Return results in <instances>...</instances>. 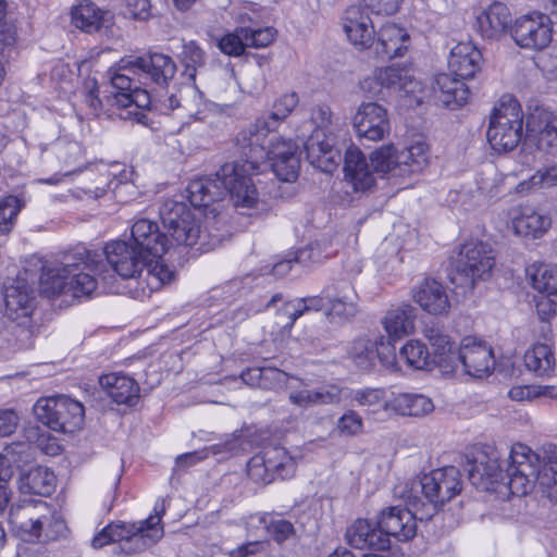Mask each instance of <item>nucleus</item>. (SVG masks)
I'll return each mask as SVG.
<instances>
[{
    "label": "nucleus",
    "instance_id": "09e8293b",
    "mask_svg": "<svg viewBox=\"0 0 557 557\" xmlns=\"http://www.w3.org/2000/svg\"><path fill=\"white\" fill-rule=\"evenodd\" d=\"M399 150L393 145H383L370 154L371 164L376 173L399 176Z\"/></svg>",
    "mask_w": 557,
    "mask_h": 557
},
{
    "label": "nucleus",
    "instance_id": "9b49d317",
    "mask_svg": "<svg viewBox=\"0 0 557 557\" xmlns=\"http://www.w3.org/2000/svg\"><path fill=\"white\" fill-rule=\"evenodd\" d=\"M33 411L38 421L54 432L74 433L84 423L83 404L65 395L39 398Z\"/></svg>",
    "mask_w": 557,
    "mask_h": 557
},
{
    "label": "nucleus",
    "instance_id": "39448f33",
    "mask_svg": "<svg viewBox=\"0 0 557 557\" xmlns=\"http://www.w3.org/2000/svg\"><path fill=\"white\" fill-rule=\"evenodd\" d=\"M507 468L508 488L512 495L524 496L535 483L550 502L557 503V458L549 459L541 468V460L530 447L517 443L509 451Z\"/></svg>",
    "mask_w": 557,
    "mask_h": 557
},
{
    "label": "nucleus",
    "instance_id": "c85d7f7f",
    "mask_svg": "<svg viewBox=\"0 0 557 557\" xmlns=\"http://www.w3.org/2000/svg\"><path fill=\"white\" fill-rule=\"evenodd\" d=\"M346 539L349 545L357 549H387L391 546V540L381 532L377 521L372 523L367 519L356 520L347 529Z\"/></svg>",
    "mask_w": 557,
    "mask_h": 557
},
{
    "label": "nucleus",
    "instance_id": "423d86ee",
    "mask_svg": "<svg viewBox=\"0 0 557 557\" xmlns=\"http://www.w3.org/2000/svg\"><path fill=\"white\" fill-rule=\"evenodd\" d=\"M10 523L22 534L30 539L57 540L66 531L63 517L47 502L22 500L12 505L9 512Z\"/></svg>",
    "mask_w": 557,
    "mask_h": 557
},
{
    "label": "nucleus",
    "instance_id": "aec40b11",
    "mask_svg": "<svg viewBox=\"0 0 557 557\" xmlns=\"http://www.w3.org/2000/svg\"><path fill=\"white\" fill-rule=\"evenodd\" d=\"M457 362L463 366L467 374L483 377L494 370L495 357L492 347L485 342L468 336L460 343L453 368Z\"/></svg>",
    "mask_w": 557,
    "mask_h": 557
},
{
    "label": "nucleus",
    "instance_id": "473e14b6",
    "mask_svg": "<svg viewBox=\"0 0 557 557\" xmlns=\"http://www.w3.org/2000/svg\"><path fill=\"white\" fill-rule=\"evenodd\" d=\"M165 104L170 110L182 109L185 115L194 121L205 120V111L209 103L203 100L202 92L195 86L188 84L182 87L177 94H172Z\"/></svg>",
    "mask_w": 557,
    "mask_h": 557
},
{
    "label": "nucleus",
    "instance_id": "c03bdc74",
    "mask_svg": "<svg viewBox=\"0 0 557 557\" xmlns=\"http://www.w3.org/2000/svg\"><path fill=\"white\" fill-rule=\"evenodd\" d=\"M260 454L275 479L281 478L284 480L294 475L296 462L284 447H267Z\"/></svg>",
    "mask_w": 557,
    "mask_h": 557
},
{
    "label": "nucleus",
    "instance_id": "37998d69",
    "mask_svg": "<svg viewBox=\"0 0 557 557\" xmlns=\"http://www.w3.org/2000/svg\"><path fill=\"white\" fill-rule=\"evenodd\" d=\"M555 356L546 343L535 344L524 354L525 367L539 376L550 375L555 369Z\"/></svg>",
    "mask_w": 557,
    "mask_h": 557
},
{
    "label": "nucleus",
    "instance_id": "f3484780",
    "mask_svg": "<svg viewBox=\"0 0 557 557\" xmlns=\"http://www.w3.org/2000/svg\"><path fill=\"white\" fill-rule=\"evenodd\" d=\"M349 356L354 363L362 370L371 369L375 364L376 359L387 370H400L395 348L384 344V336H376L374 339L368 337L355 339L351 344Z\"/></svg>",
    "mask_w": 557,
    "mask_h": 557
},
{
    "label": "nucleus",
    "instance_id": "3c124183",
    "mask_svg": "<svg viewBox=\"0 0 557 557\" xmlns=\"http://www.w3.org/2000/svg\"><path fill=\"white\" fill-rule=\"evenodd\" d=\"M193 214L194 212L184 201L175 199L164 200L159 208L160 220L165 230L177 225L183 219L185 220Z\"/></svg>",
    "mask_w": 557,
    "mask_h": 557
},
{
    "label": "nucleus",
    "instance_id": "a18cd8bd",
    "mask_svg": "<svg viewBox=\"0 0 557 557\" xmlns=\"http://www.w3.org/2000/svg\"><path fill=\"white\" fill-rule=\"evenodd\" d=\"M398 359L404 360L408 367L414 370L430 369L436 363L425 344L418 339L408 341L400 348Z\"/></svg>",
    "mask_w": 557,
    "mask_h": 557
},
{
    "label": "nucleus",
    "instance_id": "ddd939ff",
    "mask_svg": "<svg viewBox=\"0 0 557 557\" xmlns=\"http://www.w3.org/2000/svg\"><path fill=\"white\" fill-rule=\"evenodd\" d=\"M493 267L494 255L487 244L468 243L460 249L451 283L472 289L476 281H485L491 276Z\"/></svg>",
    "mask_w": 557,
    "mask_h": 557
},
{
    "label": "nucleus",
    "instance_id": "338daca9",
    "mask_svg": "<svg viewBox=\"0 0 557 557\" xmlns=\"http://www.w3.org/2000/svg\"><path fill=\"white\" fill-rule=\"evenodd\" d=\"M533 187L548 188L557 185V164L537 170L530 178Z\"/></svg>",
    "mask_w": 557,
    "mask_h": 557
},
{
    "label": "nucleus",
    "instance_id": "f704fd0d",
    "mask_svg": "<svg viewBox=\"0 0 557 557\" xmlns=\"http://www.w3.org/2000/svg\"><path fill=\"white\" fill-rule=\"evenodd\" d=\"M414 320L416 309L410 305H403L387 311L382 320L383 327L388 337L386 345L394 347V342L413 333Z\"/></svg>",
    "mask_w": 557,
    "mask_h": 557
},
{
    "label": "nucleus",
    "instance_id": "f03ea898",
    "mask_svg": "<svg viewBox=\"0 0 557 557\" xmlns=\"http://www.w3.org/2000/svg\"><path fill=\"white\" fill-rule=\"evenodd\" d=\"M101 256L77 245L63 252L59 260L45 263L39 277L40 294L47 298L90 296L98 286L90 264H98Z\"/></svg>",
    "mask_w": 557,
    "mask_h": 557
},
{
    "label": "nucleus",
    "instance_id": "680f3d73",
    "mask_svg": "<svg viewBox=\"0 0 557 557\" xmlns=\"http://www.w3.org/2000/svg\"><path fill=\"white\" fill-rule=\"evenodd\" d=\"M330 302V313L344 320H349L357 315L358 298L341 297L327 299Z\"/></svg>",
    "mask_w": 557,
    "mask_h": 557
},
{
    "label": "nucleus",
    "instance_id": "de8ad7c7",
    "mask_svg": "<svg viewBox=\"0 0 557 557\" xmlns=\"http://www.w3.org/2000/svg\"><path fill=\"white\" fill-rule=\"evenodd\" d=\"M34 300V292L23 282H16L5 288L4 302L10 311L22 310V314L27 315L33 308Z\"/></svg>",
    "mask_w": 557,
    "mask_h": 557
},
{
    "label": "nucleus",
    "instance_id": "69168bd1",
    "mask_svg": "<svg viewBox=\"0 0 557 557\" xmlns=\"http://www.w3.org/2000/svg\"><path fill=\"white\" fill-rule=\"evenodd\" d=\"M16 44L15 25L5 20L0 22V55H10Z\"/></svg>",
    "mask_w": 557,
    "mask_h": 557
},
{
    "label": "nucleus",
    "instance_id": "a19ab883",
    "mask_svg": "<svg viewBox=\"0 0 557 557\" xmlns=\"http://www.w3.org/2000/svg\"><path fill=\"white\" fill-rule=\"evenodd\" d=\"M399 176H410L421 173L429 163V147L425 143L417 141L399 151Z\"/></svg>",
    "mask_w": 557,
    "mask_h": 557
},
{
    "label": "nucleus",
    "instance_id": "79ce46f5",
    "mask_svg": "<svg viewBox=\"0 0 557 557\" xmlns=\"http://www.w3.org/2000/svg\"><path fill=\"white\" fill-rule=\"evenodd\" d=\"M423 334L434 349L433 359L436 360V363L442 364L446 362L454 367L457 351L453 349V343L442 327L436 324L426 325Z\"/></svg>",
    "mask_w": 557,
    "mask_h": 557
},
{
    "label": "nucleus",
    "instance_id": "c9c22d12",
    "mask_svg": "<svg viewBox=\"0 0 557 557\" xmlns=\"http://www.w3.org/2000/svg\"><path fill=\"white\" fill-rule=\"evenodd\" d=\"M17 487L22 494L49 496L55 488V475L47 467H32L20 473Z\"/></svg>",
    "mask_w": 557,
    "mask_h": 557
},
{
    "label": "nucleus",
    "instance_id": "2f4dec72",
    "mask_svg": "<svg viewBox=\"0 0 557 557\" xmlns=\"http://www.w3.org/2000/svg\"><path fill=\"white\" fill-rule=\"evenodd\" d=\"M102 389L119 405L135 406L139 399L136 381L120 373H109L99 377Z\"/></svg>",
    "mask_w": 557,
    "mask_h": 557
},
{
    "label": "nucleus",
    "instance_id": "20e7f679",
    "mask_svg": "<svg viewBox=\"0 0 557 557\" xmlns=\"http://www.w3.org/2000/svg\"><path fill=\"white\" fill-rule=\"evenodd\" d=\"M186 191L195 208L208 209L211 205L230 195L235 207L252 208L258 200V191L251 177L239 170V162H226L212 176L189 182Z\"/></svg>",
    "mask_w": 557,
    "mask_h": 557
},
{
    "label": "nucleus",
    "instance_id": "c756f323",
    "mask_svg": "<svg viewBox=\"0 0 557 557\" xmlns=\"http://www.w3.org/2000/svg\"><path fill=\"white\" fill-rule=\"evenodd\" d=\"M410 46L408 32L396 24L387 23L377 33L375 53L382 59L403 57Z\"/></svg>",
    "mask_w": 557,
    "mask_h": 557
},
{
    "label": "nucleus",
    "instance_id": "f8f14e48",
    "mask_svg": "<svg viewBox=\"0 0 557 557\" xmlns=\"http://www.w3.org/2000/svg\"><path fill=\"white\" fill-rule=\"evenodd\" d=\"M298 102L299 97L295 91L281 96L269 115L258 117L255 123L237 134L236 146L250 147V151L258 158L264 156L265 138L275 135L276 126L292 113Z\"/></svg>",
    "mask_w": 557,
    "mask_h": 557
},
{
    "label": "nucleus",
    "instance_id": "9d476101",
    "mask_svg": "<svg viewBox=\"0 0 557 557\" xmlns=\"http://www.w3.org/2000/svg\"><path fill=\"white\" fill-rule=\"evenodd\" d=\"M361 89L370 97L381 100L400 99L422 91V84L414 78L412 70L407 66H386L375 69L360 83Z\"/></svg>",
    "mask_w": 557,
    "mask_h": 557
},
{
    "label": "nucleus",
    "instance_id": "b1692460",
    "mask_svg": "<svg viewBox=\"0 0 557 557\" xmlns=\"http://www.w3.org/2000/svg\"><path fill=\"white\" fill-rule=\"evenodd\" d=\"M344 173L345 181L354 191L366 193L375 185V177L369 169L364 154L355 146H350L345 152Z\"/></svg>",
    "mask_w": 557,
    "mask_h": 557
},
{
    "label": "nucleus",
    "instance_id": "72a5a7b5",
    "mask_svg": "<svg viewBox=\"0 0 557 557\" xmlns=\"http://www.w3.org/2000/svg\"><path fill=\"white\" fill-rule=\"evenodd\" d=\"M511 24V14L503 2H493L476 17L480 34L488 39L499 38Z\"/></svg>",
    "mask_w": 557,
    "mask_h": 557
},
{
    "label": "nucleus",
    "instance_id": "412c9836",
    "mask_svg": "<svg viewBox=\"0 0 557 557\" xmlns=\"http://www.w3.org/2000/svg\"><path fill=\"white\" fill-rule=\"evenodd\" d=\"M129 240L153 263H164L162 257L170 247V239L160 232L157 222L148 219L135 221Z\"/></svg>",
    "mask_w": 557,
    "mask_h": 557
},
{
    "label": "nucleus",
    "instance_id": "8fccbe9b",
    "mask_svg": "<svg viewBox=\"0 0 557 557\" xmlns=\"http://www.w3.org/2000/svg\"><path fill=\"white\" fill-rule=\"evenodd\" d=\"M324 308V298L321 296H310L292 301H285L280 309V313L287 317L284 326H292L295 321L307 311H319Z\"/></svg>",
    "mask_w": 557,
    "mask_h": 557
},
{
    "label": "nucleus",
    "instance_id": "6ab92c4d",
    "mask_svg": "<svg viewBox=\"0 0 557 557\" xmlns=\"http://www.w3.org/2000/svg\"><path fill=\"white\" fill-rule=\"evenodd\" d=\"M307 159L322 172L332 173L342 161L338 134L312 131L305 141Z\"/></svg>",
    "mask_w": 557,
    "mask_h": 557
},
{
    "label": "nucleus",
    "instance_id": "0eeeda50",
    "mask_svg": "<svg viewBox=\"0 0 557 557\" xmlns=\"http://www.w3.org/2000/svg\"><path fill=\"white\" fill-rule=\"evenodd\" d=\"M275 135L265 138L264 156L256 157L250 147H238L242 153L239 170L246 177L258 173L260 165L271 161L275 176L282 182H294L299 173L300 160L297 156V145L293 140L274 141Z\"/></svg>",
    "mask_w": 557,
    "mask_h": 557
},
{
    "label": "nucleus",
    "instance_id": "7c9ffc66",
    "mask_svg": "<svg viewBox=\"0 0 557 557\" xmlns=\"http://www.w3.org/2000/svg\"><path fill=\"white\" fill-rule=\"evenodd\" d=\"M527 129L536 135L541 150L557 147V115L553 112L536 108L527 120Z\"/></svg>",
    "mask_w": 557,
    "mask_h": 557
},
{
    "label": "nucleus",
    "instance_id": "052dcab7",
    "mask_svg": "<svg viewBox=\"0 0 557 557\" xmlns=\"http://www.w3.org/2000/svg\"><path fill=\"white\" fill-rule=\"evenodd\" d=\"M336 430L342 435L357 436L363 431V420L355 410H347L336 422Z\"/></svg>",
    "mask_w": 557,
    "mask_h": 557
},
{
    "label": "nucleus",
    "instance_id": "1a4fd4ad",
    "mask_svg": "<svg viewBox=\"0 0 557 557\" xmlns=\"http://www.w3.org/2000/svg\"><path fill=\"white\" fill-rule=\"evenodd\" d=\"M523 135V112L519 101L504 96L493 109L486 138L496 152L513 150Z\"/></svg>",
    "mask_w": 557,
    "mask_h": 557
},
{
    "label": "nucleus",
    "instance_id": "4be33fe9",
    "mask_svg": "<svg viewBox=\"0 0 557 557\" xmlns=\"http://www.w3.org/2000/svg\"><path fill=\"white\" fill-rule=\"evenodd\" d=\"M421 508L412 509L403 506L384 508L379 518L377 527L387 539L394 537L398 542H408L417 534L418 512Z\"/></svg>",
    "mask_w": 557,
    "mask_h": 557
},
{
    "label": "nucleus",
    "instance_id": "603ef678",
    "mask_svg": "<svg viewBox=\"0 0 557 557\" xmlns=\"http://www.w3.org/2000/svg\"><path fill=\"white\" fill-rule=\"evenodd\" d=\"M310 121L314 126L313 131L338 134L339 122L334 117L331 108L326 104H317L310 111Z\"/></svg>",
    "mask_w": 557,
    "mask_h": 557
},
{
    "label": "nucleus",
    "instance_id": "a878e982",
    "mask_svg": "<svg viewBox=\"0 0 557 557\" xmlns=\"http://www.w3.org/2000/svg\"><path fill=\"white\" fill-rule=\"evenodd\" d=\"M413 300L428 313L447 314L450 300L445 286L433 278H424L413 290Z\"/></svg>",
    "mask_w": 557,
    "mask_h": 557
},
{
    "label": "nucleus",
    "instance_id": "7ed1b4c3",
    "mask_svg": "<svg viewBox=\"0 0 557 557\" xmlns=\"http://www.w3.org/2000/svg\"><path fill=\"white\" fill-rule=\"evenodd\" d=\"M101 253L98 264H90L92 274L103 283H108L113 273L120 277L141 280L143 271L146 270L144 278L145 286L139 282L143 292L160 289L164 284L170 283L174 277V271L165 263H153L146 257L131 240H112L102 250H91Z\"/></svg>",
    "mask_w": 557,
    "mask_h": 557
},
{
    "label": "nucleus",
    "instance_id": "774afa93",
    "mask_svg": "<svg viewBox=\"0 0 557 557\" xmlns=\"http://www.w3.org/2000/svg\"><path fill=\"white\" fill-rule=\"evenodd\" d=\"M261 370L260 388L262 389H274L286 381V373L280 369L262 367Z\"/></svg>",
    "mask_w": 557,
    "mask_h": 557
},
{
    "label": "nucleus",
    "instance_id": "a211bd4d",
    "mask_svg": "<svg viewBox=\"0 0 557 557\" xmlns=\"http://www.w3.org/2000/svg\"><path fill=\"white\" fill-rule=\"evenodd\" d=\"M352 125L360 139L383 140L391 133L387 110L376 102H362L352 117Z\"/></svg>",
    "mask_w": 557,
    "mask_h": 557
},
{
    "label": "nucleus",
    "instance_id": "e2e57ef3",
    "mask_svg": "<svg viewBox=\"0 0 557 557\" xmlns=\"http://www.w3.org/2000/svg\"><path fill=\"white\" fill-rule=\"evenodd\" d=\"M347 388L329 383L318 387V405H339L347 398Z\"/></svg>",
    "mask_w": 557,
    "mask_h": 557
},
{
    "label": "nucleus",
    "instance_id": "864d4df0",
    "mask_svg": "<svg viewBox=\"0 0 557 557\" xmlns=\"http://www.w3.org/2000/svg\"><path fill=\"white\" fill-rule=\"evenodd\" d=\"M260 521L276 543L281 544L295 535L293 523L281 517L265 513Z\"/></svg>",
    "mask_w": 557,
    "mask_h": 557
},
{
    "label": "nucleus",
    "instance_id": "ea45409f",
    "mask_svg": "<svg viewBox=\"0 0 557 557\" xmlns=\"http://www.w3.org/2000/svg\"><path fill=\"white\" fill-rule=\"evenodd\" d=\"M52 150L62 165L63 176L79 172L84 163L82 145L67 137H59L52 145Z\"/></svg>",
    "mask_w": 557,
    "mask_h": 557
},
{
    "label": "nucleus",
    "instance_id": "58836bf2",
    "mask_svg": "<svg viewBox=\"0 0 557 557\" xmlns=\"http://www.w3.org/2000/svg\"><path fill=\"white\" fill-rule=\"evenodd\" d=\"M386 408L401 416L422 417L434 410V404L425 395L403 393L389 400Z\"/></svg>",
    "mask_w": 557,
    "mask_h": 557
},
{
    "label": "nucleus",
    "instance_id": "5701e85b",
    "mask_svg": "<svg viewBox=\"0 0 557 557\" xmlns=\"http://www.w3.org/2000/svg\"><path fill=\"white\" fill-rule=\"evenodd\" d=\"M343 29L349 41L359 49L369 48L374 38V26L359 5H350L342 17Z\"/></svg>",
    "mask_w": 557,
    "mask_h": 557
},
{
    "label": "nucleus",
    "instance_id": "cd10ccee",
    "mask_svg": "<svg viewBox=\"0 0 557 557\" xmlns=\"http://www.w3.org/2000/svg\"><path fill=\"white\" fill-rule=\"evenodd\" d=\"M465 81L457 76L453 77L447 73L436 75L432 83L434 98L449 109L461 107L467 102L470 95Z\"/></svg>",
    "mask_w": 557,
    "mask_h": 557
},
{
    "label": "nucleus",
    "instance_id": "49530a36",
    "mask_svg": "<svg viewBox=\"0 0 557 557\" xmlns=\"http://www.w3.org/2000/svg\"><path fill=\"white\" fill-rule=\"evenodd\" d=\"M531 285L540 293H557V269L546 263H533L525 270Z\"/></svg>",
    "mask_w": 557,
    "mask_h": 557
},
{
    "label": "nucleus",
    "instance_id": "0e129e2a",
    "mask_svg": "<svg viewBox=\"0 0 557 557\" xmlns=\"http://www.w3.org/2000/svg\"><path fill=\"white\" fill-rule=\"evenodd\" d=\"M121 532V522L110 523L92 537L91 546L99 549L110 543H119Z\"/></svg>",
    "mask_w": 557,
    "mask_h": 557
},
{
    "label": "nucleus",
    "instance_id": "e433bc0d",
    "mask_svg": "<svg viewBox=\"0 0 557 557\" xmlns=\"http://www.w3.org/2000/svg\"><path fill=\"white\" fill-rule=\"evenodd\" d=\"M550 226V219L530 206L516 209L512 227L517 235L523 237H541Z\"/></svg>",
    "mask_w": 557,
    "mask_h": 557
},
{
    "label": "nucleus",
    "instance_id": "13d9d810",
    "mask_svg": "<svg viewBox=\"0 0 557 557\" xmlns=\"http://www.w3.org/2000/svg\"><path fill=\"white\" fill-rule=\"evenodd\" d=\"M218 47L224 54L231 57L243 55L247 45L243 33H239V26H237L233 33L224 35L218 41Z\"/></svg>",
    "mask_w": 557,
    "mask_h": 557
},
{
    "label": "nucleus",
    "instance_id": "dca6fc26",
    "mask_svg": "<svg viewBox=\"0 0 557 557\" xmlns=\"http://www.w3.org/2000/svg\"><path fill=\"white\" fill-rule=\"evenodd\" d=\"M510 459H507V467ZM466 471L472 485L484 490L497 482H504L508 486L507 469L503 471L499 453L496 448L486 446L478 449L472 459L468 460Z\"/></svg>",
    "mask_w": 557,
    "mask_h": 557
},
{
    "label": "nucleus",
    "instance_id": "393cba45",
    "mask_svg": "<svg viewBox=\"0 0 557 557\" xmlns=\"http://www.w3.org/2000/svg\"><path fill=\"white\" fill-rule=\"evenodd\" d=\"M482 52L472 42H459L450 51L448 67L461 79H471L481 71Z\"/></svg>",
    "mask_w": 557,
    "mask_h": 557
},
{
    "label": "nucleus",
    "instance_id": "4d7b16f0",
    "mask_svg": "<svg viewBox=\"0 0 557 557\" xmlns=\"http://www.w3.org/2000/svg\"><path fill=\"white\" fill-rule=\"evenodd\" d=\"M239 33H243L247 47L257 49L269 46L276 34L272 27L256 28L251 26H239Z\"/></svg>",
    "mask_w": 557,
    "mask_h": 557
},
{
    "label": "nucleus",
    "instance_id": "5fc2aeb1",
    "mask_svg": "<svg viewBox=\"0 0 557 557\" xmlns=\"http://www.w3.org/2000/svg\"><path fill=\"white\" fill-rule=\"evenodd\" d=\"M182 61L185 64L184 74L194 82L197 69L205 64V53L195 41H188L183 46Z\"/></svg>",
    "mask_w": 557,
    "mask_h": 557
},
{
    "label": "nucleus",
    "instance_id": "4c0bfd02",
    "mask_svg": "<svg viewBox=\"0 0 557 557\" xmlns=\"http://www.w3.org/2000/svg\"><path fill=\"white\" fill-rule=\"evenodd\" d=\"M71 16L75 27L92 34L104 26L109 12L99 9L91 0H76L72 7Z\"/></svg>",
    "mask_w": 557,
    "mask_h": 557
},
{
    "label": "nucleus",
    "instance_id": "2eb2a0df",
    "mask_svg": "<svg viewBox=\"0 0 557 557\" xmlns=\"http://www.w3.org/2000/svg\"><path fill=\"white\" fill-rule=\"evenodd\" d=\"M511 37L522 49L543 50L553 39L552 21L548 15L540 12L522 15L515 21Z\"/></svg>",
    "mask_w": 557,
    "mask_h": 557
},
{
    "label": "nucleus",
    "instance_id": "4468645a",
    "mask_svg": "<svg viewBox=\"0 0 557 557\" xmlns=\"http://www.w3.org/2000/svg\"><path fill=\"white\" fill-rule=\"evenodd\" d=\"M165 511L164 500L157 502L154 515L134 523L121 522V535H119L120 549L125 554H137L153 546L164 534L161 524L162 515Z\"/></svg>",
    "mask_w": 557,
    "mask_h": 557
},
{
    "label": "nucleus",
    "instance_id": "bb28decb",
    "mask_svg": "<svg viewBox=\"0 0 557 557\" xmlns=\"http://www.w3.org/2000/svg\"><path fill=\"white\" fill-rule=\"evenodd\" d=\"M166 232L168 237H171L170 244L191 247L200 242V247L198 248L200 251L209 250L220 243V237L216 235L209 236V239L206 240L207 236L202 234L200 222L196 219L195 214L185 220L183 219L181 223L166 230Z\"/></svg>",
    "mask_w": 557,
    "mask_h": 557
},
{
    "label": "nucleus",
    "instance_id": "6e6552de",
    "mask_svg": "<svg viewBox=\"0 0 557 557\" xmlns=\"http://www.w3.org/2000/svg\"><path fill=\"white\" fill-rule=\"evenodd\" d=\"M418 486L426 502L410 494L408 503L412 509L424 510L420 515V520L429 519L461 492L460 471L454 466L435 469L425 474Z\"/></svg>",
    "mask_w": 557,
    "mask_h": 557
},
{
    "label": "nucleus",
    "instance_id": "bf43d9fd",
    "mask_svg": "<svg viewBox=\"0 0 557 557\" xmlns=\"http://www.w3.org/2000/svg\"><path fill=\"white\" fill-rule=\"evenodd\" d=\"M247 473L256 483L269 484L275 480L274 474L265 463L260 453L249 459L247 463Z\"/></svg>",
    "mask_w": 557,
    "mask_h": 557
},
{
    "label": "nucleus",
    "instance_id": "6e6d98bb",
    "mask_svg": "<svg viewBox=\"0 0 557 557\" xmlns=\"http://www.w3.org/2000/svg\"><path fill=\"white\" fill-rule=\"evenodd\" d=\"M21 209L22 203L15 196H7L0 201V234L12 231Z\"/></svg>",
    "mask_w": 557,
    "mask_h": 557
},
{
    "label": "nucleus",
    "instance_id": "f257e3e1",
    "mask_svg": "<svg viewBox=\"0 0 557 557\" xmlns=\"http://www.w3.org/2000/svg\"><path fill=\"white\" fill-rule=\"evenodd\" d=\"M176 65L171 57L163 53L124 58L116 69H110L108 76L112 88L114 106L127 109L125 119L148 125L150 120L145 110L153 101V86L164 87L174 77Z\"/></svg>",
    "mask_w": 557,
    "mask_h": 557
}]
</instances>
